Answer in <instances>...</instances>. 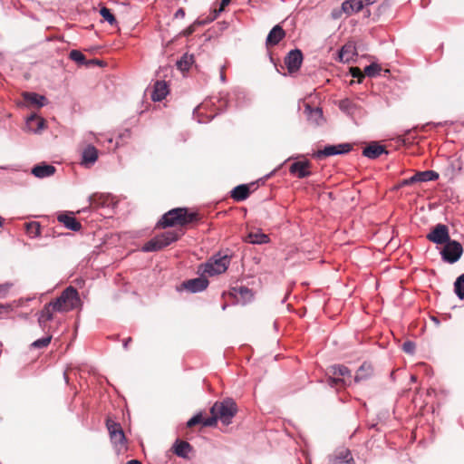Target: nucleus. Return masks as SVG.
Listing matches in <instances>:
<instances>
[{"mask_svg":"<svg viewBox=\"0 0 464 464\" xmlns=\"http://www.w3.org/2000/svg\"><path fill=\"white\" fill-rule=\"evenodd\" d=\"M309 168L310 162L308 160L295 161L290 166L289 172L293 175H296L299 179H304L311 176L312 173Z\"/></svg>","mask_w":464,"mask_h":464,"instance_id":"14","label":"nucleus"},{"mask_svg":"<svg viewBox=\"0 0 464 464\" xmlns=\"http://www.w3.org/2000/svg\"><path fill=\"white\" fill-rule=\"evenodd\" d=\"M229 265V258L227 256L213 258L206 264L205 272L210 276L219 275L224 273Z\"/></svg>","mask_w":464,"mask_h":464,"instance_id":"9","label":"nucleus"},{"mask_svg":"<svg viewBox=\"0 0 464 464\" xmlns=\"http://www.w3.org/2000/svg\"><path fill=\"white\" fill-rule=\"evenodd\" d=\"M211 414H217L219 420L224 425H229L233 417L237 412V406L231 398H227L222 401H217L210 409Z\"/></svg>","mask_w":464,"mask_h":464,"instance_id":"3","label":"nucleus"},{"mask_svg":"<svg viewBox=\"0 0 464 464\" xmlns=\"http://www.w3.org/2000/svg\"><path fill=\"white\" fill-rule=\"evenodd\" d=\"M192 450L191 445L184 440H177L174 444V452L177 456L187 459L188 453Z\"/></svg>","mask_w":464,"mask_h":464,"instance_id":"27","label":"nucleus"},{"mask_svg":"<svg viewBox=\"0 0 464 464\" xmlns=\"http://www.w3.org/2000/svg\"><path fill=\"white\" fill-rule=\"evenodd\" d=\"M126 464H142V463L138 459H131V460L127 461Z\"/></svg>","mask_w":464,"mask_h":464,"instance_id":"56","label":"nucleus"},{"mask_svg":"<svg viewBox=\"0 0 464 464\" xmlns=\"http://www.w3.org/2000/svg\"><path fill=\"white\" fill-rule=\"evenodd\" d=\"M24 99L38 108L44 107L46 103V98L44 95L35 92H24Z\"/></svg>","mask_w":464,"mask_h":464,"instance_id":"26","label":"nucleus"},{"mask_svg":"<svg viewBox=\"0 0 464 464\" xmlns=\"http://www.w3.org/2000/svg\"><path fill=\"white\" fill-rule=\"evenodd\" d=\"M250 190L246 184L235 187L231 191V197L237 201H243L249 196Z\"/></svg>","mask_w":464,"mask_h":464,"instance_id":"25","label":"nucleus"},{"mask_svg":"<svg viewBox=\"0 0 464 464\" xmlns=\"http://www.w3.org/2000/svg\"><path fill=\"white\" fill-rule=\"evenodd\" d=\"M328 373L334 376H351L348 367L342 364H334L328 368Z\"/></svg>","mask_w":464,"mask_h":464,"instance_id":"29","label":"nucleus"},{"mask_svg":"<svg viewBox=\"0 0 464 464\" xmlns=\"http://www.w3.org/2000/svg\"><path fill=\"white\" fill-rule=\"evenodd\" d=\"M58 221L63 226L74 232L79 231L82 228L81 223L72 216H69L66 214H61L57 218Z\"/></svg>","mask_w":464,"mask_h":464,"instance_id":"21","label":"nucleus"},{"mask_svg":"<svg viewBox=\"0 0 464 464\" xmlns=\"http://www.w3.org/2000/svg\"><path fill=\"white\" fill-rule=\"evenodd\" d=\"M382 153H388L384 146L372 142L366 146L362 150V155L368 159L374 160L380 157Z\"/></svg>","mask_w":464,"mask_h":464,"instance_id":"20","label":"nucleus"},{"mask_svg":"<svg viewBox=\"0 0 464 464\" xmlns=\"http://www.w3.org/2000/svg\"><path fill=\"white\" fill-rule=\"evenodd\" d=\"M285 36V32L281 25H275L267 34L266 44L267 46H274L279 44V42Z\"/></svg>","mask_w":464,"mask_h":464,"instance_id":"16","label":"nucleus"},{"mask_svg":"<svg viewBox=\"0 0 464 464\" xmlns=\"http://www.w3.org/2000/svg\"><path fill=\"white\" fill-rule=\"evenodd\" d=\"M179 234L174 231H166L158 235L145 243L142 246L143 252L159 251L179 239Z\"/></svg>","mask_w":464,"mask_h":464,"instance_id":"4","label":"nucleus"},{"mask_svg":"<svg viewBox=\"0 0 464 464\" xmlns=\"http://www.w3.org/2000/svg\"><path fill=\"white\" fill-rule=\"evenodd\" d=\"M417 182H419L417 173H415L413 176H411V178L408 179L409 185H411V184L417 183Z\"/></svg>","mask_w":464,"mask_h":464,"instance_id":"51","label":"nucleus"},{"mask_svg":"<svg viewBox=\"0 0 464 464\" xmlns=\"http://www.w3.org/2000/svg\"><path fill=\"white\" fill-rule=\"evenodd\" d=\"M463 253L461 244L456 240L450 239L441 251L442 259L450 264L456 263Z\"/></svg>","mask_w":464,"mask_h":464,"instance_id":"5","label":"nucleus"},{"mask_svg":"<svg viewBox=\"0 0 464 464\" xmlns=\"http://www.w3.org/2000/svg\"><path fill=\"white\" fill-rule=\"evenodd\" d=\"M231 2V0H221V3H220V8L218 10V13H220L222 12V10L224 9L225 6H227V5H229Z\"/></svg>","mask_w":464,"mask_h":464,"instance_id":"49","label":"nucleus"},{"mask_svg":"<svg viewBox=\"0 0 464 464\" xmlns=\"http://www.w3.org/2000/svg\"><path fill=\"white\" fill-rule=\"evenodd\" d=\"M224 69H225V67H224V66H221V68H220V77H219V78H220L221 82H223V83H225V82H226V81H227V80H226L225 73H224Z\"/></svg>","mask_w":464,"mask_h":464,"instance_id":"53","label":"nucleus"},{"mask_svg":"<svg viewBox=\"0 0 464 464\" xmlns=\"http://www.w3.org/2000/svg\"><path fill=\"white\" fill-rule=\"evenodd\" d=\"M218 417L217 416V414H212L211 417H208V418H206V419H203L202 420V425L204 427H213L216 425L217 421L218 420Z\"/></svg>","mask_w":464,"mask_h":464,"instance_id":"45","label":"nucleus"},{"mask_svg":"<svg viewBox=\"0 0 464 464\" xmlns=\"http://www.w3.org/2000/svg\"><path fill=\"white\" fill-rule=\"evenodd\" d=\"M26 233L32 238L37 237L40 235V224L35 221L26 223Z\"/></svg>","mask_w":464,"mask_h":464,"instance_id":"35","label":"nucleus"},{"mask_svg":"<svg viewBox=\"0 0 464 464\" xmlns=\"http://www.w3.org/2000/svg\"><path fill=\"white\" fill-rule=\"evenodd\" d=\"M44 123L45 121L43 118L36 117L35 115H31L26 120V127L34 133L40 132L44 128Z\"/></svg>","mask_w":464,"mask_h":464,"instance_id":"24","label":"nucleus"},{"mask_svg":"<svg viewBox=\"0 0 464 464\" xmlns=\"http://www.w3.org/2000/svg\"><path fill=\"white\" fill-rule=\"evenodd\" d=\"M352 150L350 143H340L336 145H326L323 150H318L314 154L315 159L321 160L323 158L342 155L348 153Z\"/></svg>","mask_w":464,"mask_h":464,"instance_id":"6","label":"nucleus"},{"mask_svg":"<svg viewBox=\"0 0 464 464\" xmlns=\"http://www.w3.org/2000/svg\"><path fill=\"white\" fill-rule=\"evenodd\" d=\"M411 382H416V377L414 375H411Z\"/></svg>","mask_w":464,"mask_h":464,"instance_id":"61","label":"nucleus"},{"mask_svg":"<svg viewBox=\"0 0 464 464\" xmlns=\"http://www.w3.org/2000/svg\"><path fill=\"white\" fill-rule=\"evenodd\" d=\"M330 464H355L351 451L342 448L334 451L330 457Z\"/></svg>","mask_w":464,"mask_h":464,"instance_id":"12","label":"nucleus"},{"mask_svg":"<svg viewBox=\"0 0 464 464\" xmlns=\"http://www.w3.org/2000/svg\"><path fill=\"white\" fill-rule=\"evenodd\" d=\"M355 55V48L352 44H344L339 51V60L342 63H349Z\"/></svg>","mask_w":464,"mask_h":464,"instance_id":"28","label":"nucleus"},{"mask_svg":"<svg viewBox=\"0 0 464 464\" xmlns=\"http://www.w3.org/2000/svg\"><path fill=\"white\" fill-rule=\"evenodd\" d=\"M130 342H131V338H130V337H129V338L125 339V340H124V342H123V347H124L125 349H127V348H128V345H129V343H130Z\"/></svg>","mask_w":464,"mask_h":464,"instance_id":"55","label":"nucleus"},{"mask_svg":"<svg viewBox=\"0 0 464 464\" xmlns=\"http://www.w3.org/2000/svg\"><path fill=\"white\" fill-rule=\"evenodd\" d=\"M382 71L381 66L378 63H372L364 68V72L369 77H376Z\"/></svg>","mask_w":464,"mask_h":464,"instance_id":"40","label":"nucleus"},{"mask_svg":"<svg viewBox=\"0 0 464 464\" xmlns=\"http://www.w3.org/2000/svg\"><path fill=\"white\" fill-rule=\"evenodd\" d=\"M79 302L80 297L76 288L68 286L60 296L47 304L54 312H66L74 309Z\"/></svg>","mask_w":464,"mask_h":464,"instance_id":"2","label":"nucleus"},{"mask_svg":"<svg viewBox=\"0 0 464 464\" xmlns=\"http://www.w3.org/2000/svg\"><path fill=\"white\" fill-rule=\"evenodd\" d=\"M194 62L193 55H189L188 53L183 54L179 60L177 61V67L180 71H188L190 65Z\"/></svg>","mask_w":464,"mask_h":464,"instance_id":"32","label":"nucleus"},{"mask_svg":"<svg viewBox=\"0 0 464 464\" xmlns=\"http://www.w3.org/2000/svg\"><path fill=\"white\" fill-rule=\"evenodd\" d=\"M304 112L307 120L314 125H320L324 121L323 111L319 107L314 108L310 104H305Z\"/></svg>","mask_w":464,"mask_h":464,"instance_id":"17","label":"nucleus"},{"mask_svg":"<svg viewBox=\"0 0 464 464\" xmlns=\"http://www.w3.org/2000/svg\"><path fill=\"white\" fill-rule=\"evenodd\" d=\"M63 377H64L65 382L68 383L69 379H68L67 373L65 372H63Z\"/></svg>","mask_w":464,"mask_h":464,"instance_id":"59","label":"nucleus"},{"mask_svg":"<svg viewBox=\"0 0 464 464\" xmlns=\"http://www.w3.org/2000/svg\"><path fill=\"white\" fill-rule=\"evenodd\" d=\"M183 287L190 293H198L205 290L208 285V280L206 277L199 276L189 279L182 284Z\"/></svg>","mask_w":464,"mask_h":464,"instance_id":"13","label":"nucleus"},{"mask_svg":"<svg viewBox=\"0 0 464 464\" xmlns=\"http://www.w3.org/2000/svg\"><path fill=\"white\" fill-rule=\"evenodd\" d=\"M52 338H53L52 335L49 334L43 338L37 339L31 343V348L32 349L45 348L50 344Z\"/></svg>","mask_w":464,"mask_h":464,"instance_id":"38","label":"nucleus"},{"mask_svg":"<svg viewBox=\"0 0 464 464\" xmlns=\"http://www.w3.org/2000/svg\"><path fill=\"white\" fill-rule=\"evenodd\" d=\"M454 287H455V293L457 295V296L460 299V300H463L464 299V274H462L461 276H459L455 284H454Z\"/></svg>","mask_w":464,"mask_h":464,"instance_id":"37","label":"nucleus"},{"mask_svg":"<svg viewBox=\"0 0 464 464\" xmlns=\"http://www.w3.org/2000/svg\"><path fill=\"white\" fill-rule=\"evenodd\" d=\"M202 420H203V418H202L201 413H197L188 420L187 426L190 428V427H193L199 423L202 424Z\"/></svg>","mask_w":464,"mask_h":464,"instance_id":"46","label":"nucleus"},{"mask_svg":"<svg viewBox=\"0 0 464 464\" xmlns=\"http://www.w3.org/2000/svg\"><path fill=\"white\" fill-rule=\"evenodd\" d=\"M53 313L54 311L48 306V304H45L43 309L38 313V315L46 322H50L53 319Z\"/></svg>","mask_w":464,"mask_h":464,"instance_id":"41","label":"nucleus"},{"mask_svg":"<svg viewBox=\"0 0 464 464\" xmlns=\"http://www.w3.org/2000/svg\"><path fill=\"white\" fill-rule=\"evenodd\" d=\"M303 63V53L299 49L291 50L285 58V63L290 73L297 72Z\"/></svg>","mask_w":464,"mask_h":464,"instance_id":"10","label":"nucleus"},{"mask_svg":"<svg viewBox=\"0 0 464 464\" xmlns=\"http://www.w3.org/2000/svg\"><path fill=\"white\" fill-rule=\"evenodd\" d=\"M198 219L197 212H189L187 208H176L165 213L159 225L163 227H171L175 226H187Z\"/></svg>","mask_w":464,"mask_h":464,"instance_id":"1","label":"nucleus"},{"mask_svg":"<svg viewBox=\"0 0 464 464\" xmlns=\"http://www.w3.org/2000/svg\"><path fill=\"white\" fill-rule=\"evenodd\" d=\"M246 240L250 244L261 245L268 241V237L263 233H249Z\"/></svg>","mask_w":464,"mask_h":464,"instance_id":"34","label":"nucleus"},{"mask_svg":"<svg viewBox=\"0 0 464 464\" xmlns=\"http://www.w3.org/2000/svg\"><path fill=\"white\" fill-rule=\"evenodd\" d=\"M344 380L340 378V377H337V376H329L327 378V384L332 387V388H336L338 389L339 387L344 385Z\"/></svg>","mask_w":464,"mask_h":464,"instance_id":"42","label":"nucleus"},{"mask_svg":"<svg viewBox=\"0 0 464 464\" xmlns=\"http://www.w3.org/2000/svg\"><path fill=\"white\" fill-rule=\"evenodd\" d=\"M365 7L362 0H346L342 4V11L347 15L360 12Z\"/></svg>","mask_w":464,"mask_h":464,"instance_id":"22","label":"nucleus"},{"mask_svg":"<svg viewBox=\"0 0 464 464\" xmlns=\"http://www.w3.org/2000/svg\"><path fill=\"white\" fill-rule=\"evenodd\" d=\"M339 108L342 111L352 114L354 111L355 104L350 99H343L339 102Z\"/></svg>","mask_w":464,"mask_h":464,"instance_id":"36","label":"nucleus"},{"mask_svg":"<svg viewBox=\"0 0 464 464\" xmlns=\"http://www.w3.org/2000/svg\"><path fill=\"white\" fill-rule=\"evenodd\" d=\"M100 14L102 16V18L107 21L111 25H116L117 21L113 14L111 12V10L107 7H102L100 10Z\"/></svg>","mask_w":464,"mask_h":464,"instance_id":"39","label":"nucleus"},{"mask_svg":"<svg viewBox=\"0 0 464 464\" xmlns=\"http://www.w3.org/2000/svg\"><path fill=\"white\" fill-rule=\"evenodd\" d=\"M12 287L13 284L10 282L0 285V299L5 298Z\"/></svg>","mask_w":464,"mask_h":464,"instance_id":"43","label":"nucleus"},{"mask_svg":"<svg viewBox=\"0 0 464 464\" xmlns=\"http://www.w3.org/2000/svg\"><path fill=\"white\" fill-rule=\"evenodd\" d=\"M169 94V86L165 81H157L154 84L151 99L154 102H160Z\"/></svg>","mask_w":464,"mask_h":464,"instance_id":"19","label":"nucleus"},{"mask_svg":"<svg viewBox=\"0 0 464 464\" xmlns=\"http://www.w3.org/2000/svg\"><path fill=\"white\" fill-rule=\"evenodd\" d=\"M12 310V305L9 304H0V314H8Z\"/></svg>","mask_w":464,"mask_h":464,"instance_id":"48","label":"nucleus"},{"mask_svg":"<svg viewBox=\"0 0 464 464\" xmlns=\"http://www.w3.org/2000/svg\"><path fill=\"white\" fill-rule=\"evenodd\" d=\"M90 204L96 208L110 207L112 203V198L110 194L94 193L88 198Z\"/></svg>","mask_w":464,"mask_h":464,"instance_id":"15","label":"nucleus"},{"mask_svg":"<svg viewBox=\"0 0 464 464\" xmlns=\"http://www.w3.org/2000/svg\"><path fill=\"white\" fill-rule=\"evenodd\" d=\"M185 16V11L182 9V8H179L177 10V12L175 13V17L176 18H183Z\"/></svg>","mask_w":464,"mask_h":464,"instance_id":"50","label":"nucleus"},{"mask_svg":"<svg viewBox=\"0 0 464 464\" xmlns=\"http://www.w3.org/2000/svg\"><path fill=\"white\" fill-rule=\"evenodd\" d=\"M69 57L71 60L74 61L75 63H77L78 64H81V65L87 64V63H99L98 61H94V60L87 62L85 55L81 51H78V50H72L70 52Z\"/></svg>","mask_w":464,"mask_h":464,"instance_id":"30","label":"nucleus"},{"mask_svg":"<svg viewBox=\"0 0 464 464\" xmlns=\"http://www.w3.org/2000/svg\"><path fill=\"white\" fill-rule=\"evenodd\" d=\"M416 345L411 341H406L402 344V350L408 354H413L415 352Z\"/></svg>","mask_w":464,"mask_h":464,"instance_id":"44","label":"nucleus"},{"mask_svg":"<svg viewBox=\"0 0 464 464\" xmlns=\"http://www.w3.org/2000/svg\"><path fill=\"white\" fill-rule=\"evenodd\" d=\"M419 182H427L437 180L440 177L439 173L434 170H424L416 172Z\"/></svg>","mask_w":464,"mask_h":464,"instance_id":"31","label":"nucleus"},{"mask_svg":"<svg viewBox=\"0 0 464 464\" xmlns=\"http://www.w3.org/2000/svg\"><path fill=\"white\" fill-rule=\"evenodd\" d=\"M233 290L237 295L243 299L244 303H247L253 298L252 291L246 286L234 287Z\"/></svg>","mask_w":464,"mask_h":464,"instance_id":"33","label":"nucleus"},{"mask_svg":"<svg viewBox=\"0 0 464 464\" xmlns=\"http://www.w3.org/2000/svg\"><path fill=\"white\" fill-rule=\"evenodd\" d=\"M365 6L374 4L377 0H362Z\"/></svg>","mask_w":464,"mask_h":464,"instance_id":"54","label":"nucleus"},{"mask_svg":"<svg viewBox=\"0 0 464 464\" xmlns=\"http://www.w3.org/2000/svg\"><path fill=\"white\" fill-rule=\"evenodd\" d=\"M55 171L56 169L54 166L46 163H42L35 165L32 169L31 172L34 177L38 179H44L53 176L55 173Z\"/></svg>","mask_w":464,"mask_h":464,"instance_id":"18","label":"nucleus"},{"mask_svg":"<svg viewBox=\"0 0 464 464\" xmlns=\"http://www.w3.org/2000/svg\"><path fill=\"white\" fill-rule=\"evenodd\" d=\"M406 186H409L408 179H402L401 181H400L398 183V185L396 186V188H403Z\"/></svg>","mask_w":464,"mask_h":464,"instance_id":"52","label":"nucleus"},{"mask_svg":"<svg viewBox=\"0 0 464 464\" xmlns=\"http://www.w3.org/2000/svg\"><path fill=\"white\" fill-rule=\"evenodd\" d=\"M426 237L428 240L437 245L445 244L450 239L449 228L444 224H437Z\"/></svg>","mask_w":464,"mask_h":464,"instance_id":"8","label":"nucleus"},{"mask_svg":"<svg viewBox=\"0 0 464 464\" xmlns=\"http://www.w3.org/2000/svg\"><path fill=\"white\" fill-rule=\"evenodd\" d=\"M37 321H38V324H39L40 328L44 332L49 331L50 327L48 325V322H46L45 320L41 318L39 315H38V320Z\"/></svg>","mask_w":464,"mask_h":464,"instance_id":"47","label":"nucleus"},{"mask_svg":"<svg viewBox=\"0 0 464 464\" xmlns=\"http://www.w3.org/2000/svg\"><path fill=\"white\" fill-rule=\"evenodd\" d=\"M373 373V368L371 363L364 362L357 370L354 376V382H360L368 380Z\"/></svg>","mask_w":464,"mask_h":464,"instance_id":"23","label":"nucleus"},{"mask_svg":"<svg viewBox=\"0 0 464 464\" xmlns=\"http://www.w3.org/2000/svg\"><path fill=\"white\" fill-rule=\"evenodd\" d=\"M204 107H205V104H201V105L198 106L197 108L194 109L193 113L195 114L198 110H200Z\"/></svg>","mask_w":464,"mask_h":464,"instance_id":"58","label":"nucleus"},{"mask_svg":"<svg viewBox=\"0 0 464 464\" xmlns=\"http://www.w3.org/2000/svg\"><path fill=\"white\" fill-rule=\"evenodd\" d=\"M98 150L92 144L87 145L82 151L81 165L86 169L92 168L98 160Z\"/></svg>","mask_w":464,"mask_h":464,"instance_id":"11","label":"nucleus"},{"mask_svg":"<svg viewBox=\"0 0 464 464\" xmlns=\"http://www.w3.org/2000/svg\"><path fill=\"white\" fill-rule=\"evenodd\" d=\"M341 12H343V11L342 10L341 11H334L332 14L334 18H337Z\"/></svg>","mask_w":464,"mask_h":464,"instance_id":"57","label":"nucleus"},{"mask_svg":"<svg viewBox=\"0 0 464 464\" xmlns=\"http://www.w3.org/2000/svg\"><path fill=\"white\" fill-rule=\"evenodd\" d=\"M106 427L113 445L123 446L126 443V437L120 423L108 419L106 420Z\"/></svg>","mask_w":464,"mask_h":464,"instance_id":"7","label":"nucleus"},{"mask_svg":"<svg viewBox=\"0 0 464 464\" xmlns=\"http://www.w3.org/2000/svg\"><path fill=\"white\" fill-rule=\"evenodd\" d=\"M4 225V218L0 216V227Z\"/></svg>","mask_w":464,"mask_h":464,"instance_id":"60","label":"nucleus"},{"mask_svg":"<svg viewBox=\"0 0 464 464\" xmlns=\"http://www.w3.org/2000/svg\"><path fill=\"white\" fill-rule=\"evenodd\" d=\"M226 307H227V305L225 304V305L222 306V309L225 310Z\"/></svg>","mask_w":464,"mask_h":464,"instance_id":"62","label":"nucleus"}]
</instances>
